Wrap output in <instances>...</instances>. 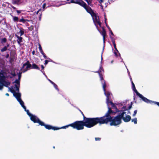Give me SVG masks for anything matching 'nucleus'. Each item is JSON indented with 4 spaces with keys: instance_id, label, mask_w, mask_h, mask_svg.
I'll use <instances>...</instances> for the list:
<instances>
[{
    "instance_id": "f03ea898",
    "label": "nucleus",
    "mask_w": 159,
    "mask_h": 159,
    "mask_svg": "<svg viewBox=\"0 0 159 159\" xmlns=\"http://www.w3.org/2000/svg\"><path fill=\"white\" fill-rule=\"evenodd\" d=\"M22 72V71L21 72L19 73L18 79L16 80L14 82L15 84V87H12L10 88V89L11 92L13 93L14 96L16 98L17 100L23 108V107L25 106L24 105V102L20 98V93L19 92L20 85V80L21 77V74Z\"/></svg>"
},
{
    "instance_id": "2f4dec72",
    "label": "nucleus",
    "mask_w": 159,
    "mask_h": 159,
    "mask_svg": "<svg viewBox=\"0 0 159 159\" xmlns=\"http://www.w3.org/2000/svg\"><path fill=\"white\" fill-rule=\"evenodd\" d=\"M137 110H135L134 111V114H133V116H135L136 115L137 113Z\"/></svg>"
},
{
    "instance_id": "5fc2aeb1",
    "label": "nucleus",
    "mask_w": 159,
    "mask_h": 159,
    "mask_svg": "<svg viewBox=\"0 0 159 159\" xmlns=\"http://www.w3.org/2000/svg\"><path fill=\"white\" fill-rule=\"evenodd\" d=\"M113 61H111V63H112V62H113Z\"/></svg>"
},
{
    "instance_id": "423d86ee",
    "label": "nucleus",
    "mask_w": 159,
    "mask_h": 159,
    "mask_svg": "<svg viewBox=\"0 0 159 159\" xmlns=\"http://www.w3.org/2000/svg\"><path fill=\"white\" fill-rule=\"evenodd\" d=\"M119 114L123 121L127 122L131 120V116L128 114H130V113L128 110H127L126 107H123L122 110L119 111Z\"/></svg>"
},
{
    "instance_id": "f257e3e1",
    "label": "nucleus",
    "mask_w": 159,
    "mask_h": 159,
    "mask_svg": "<svg viewBox=\"0 0 159 159\" xmlns=\"http://www.w3.org/2000/svg\"><path fill=\"white\" fill-rule=\"evenodd\" d=\"M109 118H107L106 116L94 118H87L84 117L83 121H76L70 124L69 125L74 129L80 130L83 129L84 126L90 128L93 127L98 123L104 124L107 123L109 120Z\"/></svg>"
},
{
    "instance_id": "72a5a7b5",
    "label": "nucleus",
    "mask_w": 159,
    "mask_h": 159,
    "mask_svg": "<svg viewBox=\"0 0 159 159\" xmlns=\"http://www.w3.org/2000/svg\"><path fill=\"white\" fill-rule=\"evenodd\" d=\"M100 72H101V70H103V69L102 68V65L100 66Z\"/></svg>"
},
{
    "instance_id": "f3484780",
    "label": "nucleus",
    "mask_w": 159,
    "mask_h": 159,
    "mask_svg": "<svg viewBox=\"0 0 159 159\" xmlns=\"http://www.w3.org/2000/svg\"><path fill=\"white\" fill-rule=\"evenodd\" d=\"M131 122H134L135 124H137V118H134L132 119H131Z\"/></svg>"
},
{
    "instance_id": "a18cd8bd",
    "label": "nucleus",
    "mask_w": 159,
    "mask_h": 159,
    "mask_svg": "<svg viewBox=\"0 0 159 159\" xmlns=\"http://www.w3.org/2000/svg\"><path fill=\"white\" fill-rule=\"evenodd\" d=\"M43 57H44L45 58V59H46V58L47 57H46V56H45V54H43Z\"/></svg>"
},
{
    "instance_id": "58836bf2",
    "label": "nucleus",
    "mask_w": 159,
    "mask_h": 159,
    "mask_svg": "<svg viewBox=\"0 0 159 159\" xmlns=\"http://www.w3.org/2000/svg\"><path fill=\"white\" fill-rule=\"evenodd\" d=\"M48 80L52 84H54V83L51 80L49 79H48Z\"/></svg>"
},
{
    "instance_id": "c85d7f7f",
    "label": "nucleus",
    "mask_w": 159,
    "mask_h": 159,
    "mask_svg": "<svg viewBox=\"0 0 159 159\" xmlns=\"http://www.w3.org/2000/svg\"><path fill=\"white\" fill-rule=\"evenodd\" d=\"M39 51H40L42 50V48H41V46L40 44H39Z\"/></svg>"
},
{
    "instance_id": "79ce46f5",
    "label": "nucleus",
    "mask_w": 159,
    "mask_h": 159,
    "mask_svg": "<svg viewBox=\"0 0 159 159\" xmlns=\"http://www.w3.org/2000/svg\"><path fill=\"white\" fill-rule=\"evenodd\" d=\"M112 42L113 45H114V44H116L115 43V41L114 40H113Z\"/></svg>"
},
{
    "instance_id": "bb28decb",
    "label": "nucleus",
    "mask_w": 159,
    "mask_h": 159,
    "mask_svg": "<svg viewBox=\"0 0 159 159\" xmlns=\"http://www.w3.org/2000/svg\"><path fill=\"white\" fill-rule=\"evenodd\" d=\"M13 20L14 21H17L18 20V18L16 16L13 17Z\"/></svg>"
},
{
    "instance_id": "4468645a",
    "label": "nucleus",
    "mask_w": 159,
    "mask_h": 159,
    "mask_svg": "<svg viewBox=\"0 0 159 159\" xmlns=\"http://www.w3.org/2000/svg\"><path fill=\"white\" fill-rule=\"evenodd\" d=\"M4 80L3 79H0V90H2L3 86Z\"/></svg>"
},
{
    "instance_id": "9d476101",
    "label": "nucleus",
    "mask_w": 159,
    "mask_h": 159,
    "mask_svg": "<svg viewBox=\"0 0 159 159\" xmlns=\"http://www.w3.org/2000/svg\"><path fill=\"white\" fill-rule=\"evenodd\" d=\"M83 3L82 6H81L83 7L86 11L89 13H90L91 16L93 15L94 13L93 12L91 8L89 7L85 3L83 2Z\"/></svg>"
},
{
    "instance_id": "c756f323",
    "label": "nucleus",
    "mask_w": 159,
    "mask_h": 159,
    "mask_svg": "<svg viewBox=\"0 0 159 159\" xmlns=\"http://www.w3.org/2000/svg\"><path fill=\"white\" fill-rule=\"evenodd\" d=\"M103 49H104V48H103ZM103 50H102V54H101V64H102V59H103V58H102V54L103 53Z\"/></svg>"
},
{
    "instance_id": "39448f33",
    "label": "nucleus",
    "mask_w": 159,
    "mask_h": 159,
    "mask_svg": "<svg viewBox=\"0 0 159 159\" xmlns=\"http://www.w3.org/2000/svg\"><path fill=\"white\" fill-rule=\"evenodd\" d=\"M96 72L98 73H99L100 80L102 84L104 94L107 97L106 101L107 105H108L109 104H110L112 107H115V105L111 102L109 100L110 98V96L111 95V94L109 92H106L105 88L106 87V85L105 84V82L103 79L102 75L100 74L98 71Z\"/></svg>"
},
{
    "instance_id": "864d4df0",
    "label": "nucleus",
    "mask_w": 159,
    "mask_h": 159,
    "mask_svg": "<svg viewBox=\"0 0 159 159\" xmlns=\"http://www.w3.org/2000/svg\"><path fill=\"white\" fill-rule=\"evenodd\" d=\"M40 10H39L38 11H37V14H38L39 12V11Z\"/></svg>"
},
{
    "instance_id": "4be33fe9",
    "label": "nucleus",
    "mask_w": 159,
    "mask_h": 159,
    "mask_svg": "<svg viewBox=\"0 0 159 159\" xmlns=\"http://www.w3.org/2000/svg\"><path fill=\"white\" fill-rule=\"evenodd\" d=\"M7 41V39L6 38H4L3 39H1V43H5Z\"/></svg>"
},
{
    "instance_id": "dca6fc26",
    "label": "nucleus",
    "mask_w": 159,
    "mask_h": 159,
    "mask_svg": "<svg viewBox=\"0 0 159 159\" xmlns=\"http://www.w3.org/2000/svg\"><path fill=\"white\" fill-rule=\"evenodd\" d=\"M31 67L33 69H37L38 70H39V68L38 66L35 64H33L31 66Z\"/></svg>"
},
{
    "instance_id": "393cba45",
    "label": "nucleus",
    "mask_w": 159,
    "mask_h": 159,
    "mask_svg": "<svg viewBox=\"0 0 159 159\" xmlns=\"http://www.w3.org/2000/svg\"><path fill=\"white\" fill-rule=\"evenodd\" d=\"M28 29L32 31L34 29V27L33 26L31 25V26L28 28Z\"/></svg>"
},
{
    "instance_id": "412c9836",
    "label": "nucleus",
    "mask_w": 159,
    "mask_h": 159,
    "mask_svg": "<svg viewBox=\"0 0 159 159\" xmlns=\"http://www.w3.org/2000/svg\"><path fill=\"white\" fill-rule=\"evenodd\" d=\"M7 49V48L5 46H4L2 49H1V51L2 52H3Z\"/></svg>"
},
{
    "instance_id": "7ed1b4c3",
    "label": "nucleus",
    "mask_w": 159,
    "mask_h": 159,
    "mask_svg": "<svg viewBox=\"0 0 159 159\" xmlns=\"http://www.w3.org/2000/svg\"><path fill=\"white\" fill-rule=\"evenodd\" d=\"M23 108L30 117V120L34 123H39V125L42 126H44L46 129H52L54 130H57L59 129L58 128L54 127L49 125L45 124L44 123L41 121L37 116L32 114L29 112V110H26L25 106L23 107Z\"/></svg>"
},
{
    "instance_id": "c9c22d12",
    "label": "nucleus",
    "mask_w": 159,
    "mask_h": 159,
    "mask_svg": "<svg viewBox=\"0 0 159 159\" xmlns=\"http://www.w3.org/2000/svg\"><path fill=\"white\" fill-rule=\"evenodd\" d=\"M48 61L47 60H45V63H44L45 65H46L48 63Z\"/></svg>"
},
{
    "instance_id": "ddd939ff",
    "label": "nucleus",
    "mask_w": 159,
    "mask_h": 159,
    "mask_svg": "<svg viewBox=\"0 0 159 159\" xmlns=\"http://www.w3.org/2000/svg\"><path fill=\"white\" fill-rule=\"evenodd\" d=\"M101 34L103 36V40L104 43H105V36H106V32L105 30L103 28L102 29V30L101 32Z\"/></svg>"
},
{
    "instance_id": "473e14b6",
    "label": "nucleus",
    "mask_w": 159,
    "mask_h": 159,
    "mask_svg": "<svg viewBox=\"0 0 159 159\" xmlns=\"http://www.w3.org/2000/svg\"><path fill=\"white\" fill-rule=\"evenodd\" d=\"M101 139V138H95V140L96 141H99Z\"/></svg>"
},
{
    "instance_id": "c03bdc74",
    "label": "nucleus",
    "mask_w": 159,
    "mask_h": 159,
    "mask_svg": "<svg viewBox=\"0 0 159 159\" xmlns=\"http://www.w3.org/2000/svg\"><path fill=\"white\" fill-rule=\"evenodd\" d=\"M41 68H42V69H44V67L43 65H41Z\"/></svg>"
},
{
    "instance_id": "4c0bfd02",
    "label": "nucleus",
    "mask_w": 159,
    "mask_h": 159,
    "mask_svg": "<svg viewBox=\"0 0 159 159\" xmlns=\"http://www.w3.org/2000/svg\"><path fill=\"white\" fill-rule=\"evenodd\" d=\"M109 31L110 32V34L112 35H114V34L113 33V32H112L111 30H109Z\"/></svg>"
},
{
    "instance_id": "6e6d98bb",
    "label": "nucleus",
    "mask_w": 159,
    "mask_h": 159,
    "mask_svg": "<svg viewBox=\"0 0 159 159\" xmlns=\"http://www.w3.org/2000/svg\"><path fill=\"white\" fill-rule=\"evenodd\" d=\"M83 116H84V115H83ZM84 117H85L84 116Z\"/></svg>"
},
{
    "instance_id": "a878e982",
    "label": "nucleus",
    "mask_w": 159,
    "mask_h": 159,
    "mask_svg": "<svg viewBox=\"0 0 159 159\" xmlns=\"http://www.w3.org/2000/svg\"><path fill=\"white\" fill-rule=\"evenodd\" d=\"M19 33L20 34V36H21L24 34V32L23 31L20 30V31Z\"/></svg>"
},
{
    "instance_id": "49530a36",
    "label": "nucleus",
    "mask_w": 159,
    "mask_h": 159,
    "mask_svg": "<svg viewBox=\"0 0 159 159\" xmlns=\"http://www.w3.org/2000/svg\"><path fill=\"white\" fill-rule=\"evenodd\" d=\"M7 96H9V94L8 93H6V94H5Z\"/></svg>"
},
{
    "instance_id": "de8ad7c7",
    "label": "nucleus",
    "mask_w": 159,
    "mask_h": 159,
    "mask_svg": "<svg viewBox=\"0 0 159 159\" xmlns=\"http://www.w3.org/2000/svg\"><path fill=\"white\" fill-rule=\"evenodd\" d=\"M131 108V106H129V109H130Z\"/></svg>"
},
{
    "instance_id": "a211bd4d",
    "label": "nucleus",
    "mask_w": 159,
    "mask_h": 159,
    "mask_svg": "<svg viewBox=\"0 0 159 159\" xmlns=\"http://www.w3.org/2000/svg\"><path fill=\"white\" fill-rule=\"evenodd\" d=\"M114 53L115 54V56L116 57H118V54L120 56V54L119 53L118 51V52H117V51H116V50H115L114 51Z\"/></svg>"
},
{
    "instance_id": "6e6552de",
    "label": "nucleus",
    "mask_w": 159,
    "mask_h": 159,
    "mask_svg": "<svg viewBox=\"0 0 159 159\" xmlns=\"http://www.w3.org/2000/svg\"><path fill=\"white\" fill-rule=\"evenodd\" d=\"M94 24L96 26L98 30L99 31L98 27V25H99L100 26L101 25V23L99 20V17L97 14L94 13L91 16Z\"/></svg>"
},
{
    "instance_id": "09e8293b",
    "label": "nucleus",
    "mask_w": 159,
    "mask_h": 159,
    "mask_svg": "<svg viewBox=\"0 0 159 159\" xmlns=\"http://www.w3.org/2000/svg\"><path fill=\"white\" fill-rule=\"evenodd\" d=\"M12 75H13V76H14L16 75V74L15 73H12Z\"/></svg>"
},
{
    "instance_id": "cd10ccee",
    "label": "nucleus",
    "mask_w": 159,
    "mask_h": 159,
    "mask_svg": "<svg viewBox=\"0 0 159 159\" xmlns=\"http://www.w3.org/2000/svg\"><path fill=\"white\" fill-rule=\"evenodd\" d=\"M106 18H105V23L106 24V26L107 27V28H108V29L109 30V31L110 30H111V28H110V27L107 25L106 22Z\"/></svg>"
},
{
    "instance_id": "37998d69",
    "label": "nucleus",
    "mask_w": 159,
    "mask_h": 159,
    "mask_svg": "<svg viewBox=\"0 0 159 159\" xmlns=\"http://www.w3.org/2000/svg\"><path fill=\"white\" fill-rule=\"evenodd\" d=\"M9 44H8V43H7V46H5L6 47V48H7L8 47H9Z\"/></svg>"
},
{
    "instance_id": "5701e85b",
    "label": "nucleus",
    "mask_w": 159,
    "mask_h": 159,
    "mask_svg": "<svg viewBox=\"0 0 159 159\" xmlns=\"http://www.w3.org/2000/svg\"><path fill=\"white\" fill-rule=\"evenodd\" d=\"M53 85L55 88L58 91L59 90V89H58L57 88V86L54 83V84H53Z\"/></svg>"
},
{
    "instance_id": "0eeeda50",
    "label": "nucleus",
    "mask_w": 159,
    "mask_h": 159,
    "mask_svg": "<svg viewBox=\"0 0 159 159\" xmlns=\"http://www.w3.org/2000/svg\"><path fill=\"white\" fill-rule=\"evenodd\" d=\"M132 89L134 91V92L136 93V95H138L140 98H141L143 101L146 103H148V102H151L152 101L144 97L143 96V95L139 93L135 89V87L134 85V83L133 82H132Z\"/></svg>"
},
{
    "instance_id": "a19ab883",
    "label": "nucleus",
    "mask_w": 159,
    "mask_h": 159,
    "mask_svg": "<svg viewBox=\"0 0 159 159\" xmlns=\"http://www.w3.org/2000/svg\"><path fill=\"white\" fill-rule=\"evenodd\" d=\"M16 12L18 14H19L21 12V11H20L18 10H17Z\"/></svg>"
},
{
    "instance_id": "7c9ffc66",
    "label": "nucleus",
    "mask_w": 159,
    "mask_h": 159,
    "mask_svg": "<svg viewBox=\"0 0 159 159\" xmlns=\"http://www.w3.org/2000/svg\"><path fill=\"white\" fill-rule=\"evenodd\" d=\"M114 45V47L115 49V50H116V51H117V52H118V50L116 47V44H114V45Z\"/></svg>"
},
{
    "instance_id": "f704fd0d",
    "label": "nucleus",
    "mask_w": 159,
    "mask_h": 159,
    "mask_svg": "<svg viewBox=\"0 0 159 159\" xmlns=\"http://www.w3.org/2000/svg\"><path fill=\"white\" fill-rule=\"evenodd\" d=\"M46 3H44L43 5V9H44L46 7Z\"/></svg>"
},
{
    "instance_id": "ea45409f",
    "label": "nucleus",
    "mask_w": 159,
    "mask_h": 159,
    "mask_svg": "<svg viewBox=\"0 0 159 159\" xmlns=\"http://www.w3.org/2000/svg\"><path fill=\"white\" fill-rule=\"evenodd\" d=\"M41 53L42 54V55H43V54H45L43 52V50L41 51H40Z\"/></svg>"
},
{
    "instance_id": "b1692460",
    "label": "nucleus",
    "mask_w": 159,
    "mask_h": 159,
    "mask_svg": "<svg viewBox=\"0 0 159 159\" xmlns=\"http://www.w3.org/2000/svg\"><path fill=\"white\" fill-rule=\"evenodd\" d=\"M67 125L63 126L61 128H58L59 129H66V128H68V126H70V125Z\"/></svg>"
},
{
    "instance_id": "2eb2a0df",
    "label": "nucleus",
    "mask_w": 159,
    "mask_h": 159,
    "mask_svg": "<svg viewBox=\"0 0 159 159\" xmlns=\"http://www.w3.org/2000/svg\"><path fill=\"white\" fill-rule=\"evenodd\" d=\"M16 36L17 37V38L18 39L17 40V42L19 44H20V43L21 42H22V38L21 37H19L18 36L16 35Z\"/></svg>"
},
{
    "instance_id": "3c124183",
    "label": "nucleus",
    "mask_w": 159,
    "mask_h": 159,
    "mask_svg": "<svg viewBox=\"0 0 159 159\" xmlns=\"http://www.w3.org/2000/svg\"><path fill=\"white\" fill-rule=\"evenodd\" d=\"M34 52H34V51H33V52H32V53H33V54H34Z\"/></svg>"
},
{
    "instance_id": "aec40b11",
    "label": "nucleus",
    "mask_w": 159,
    "mask_h": 159,
    "mask_svg": "<svg viewBox=\"0 0 159 159\" xmlns=\"http://www.w3.org/2000/svg\"><path fill=\"white\" fill-rule=\"evenodd\" d=\"M151 101H152L151 102H148V103H150L151 104L152 103H154L156 104L157 105L159 106V102L152 101L151 100Z\"/></svg>"
},
{
    "instance_id": "603ef678",
    "label": "nucleus",
    "mask_w": 159,
    "mask_h": 159,
    "mask_svg": "<svg viewBox=\"0 0 159 159\" xmlns=\"http://www.w3.org/2000/svg\"><path fill=\"white\" fill-rule=\"evenodd\" d=\"M42 72L43 73V74L44 75H45V73H44V71H42Z\"/></svg>"
},
{
    "instance_id": "e433bc0d",
    "label": "nucleus",
    "mask_w": 159,
    "mask_h": 159,
    "mask_svg": "<svg viewBox=\"0 0 159 159\" xmlns=\"http://www.w3.org/2000/svg\"><path fill=\"white\" fill-rule=\"evenodd\" d=\"M114 2L113 0H108V2L110 4L112 2Z\"/></svg>"
},
{
    "instance_id": "1a4fd4ad",
    "label": "nucleus",
    "mask_w": 159,
    "mask_h": 159,
    "mask_svg": "<svg viewBox=\"0 0 159 159\" xmlns=\"http://www.w3.org/2000/svg\"><path fill=\"white\" fill-rule=\"evenodd\" d=\"M31 66V65L29 63V62L28 61L24 64L22 67L21 69V70L22 72H25L27 71Z\"/></svg>"
},
{
    "instance_id": "f8f14e48",
    "label": "nucleus",
    "mask_w": 159,
    "mask_h": 159,
    "mask_svg": "<svg viewBox=\"0 0 159 159\" xmlns=\"http://www.w3.org/2000/svg\"><path fill=\"white\" fill-rule=\"evenodd\" d=\"M70 3L77 4L80 6H82L83 5V4L84 3H83V1H74L73 0H71L70 2Z\"/></svg>"
},
{
    "instance_id": "8fccbe9b",
    "label": "nucleus",
    "mask_w": 159,
    "mask_h": 159,
    "mask_svg": "<svg viewBox=\"0 0 159 159\" xmlns=\"http://www.w3.org/2000/svg\"><path fill=\"white\" fill-rule=\"evenodd\" d=\"M25 20H26V21H31L30 20H27V19H25Z\"/></svg>"
},
{
    "instance_id": "9b49d317",
    "label": "nucleus",
    "mask_w": 159,
    "mask_h": 159,
    "mask_svg": "<svg viewBox=\"0 0 159 159\" xmlns=\"http://www.w3.org/2000/svg\"><path fill=\"white\" fill-rule=\"evenodd\" d=\"M99 2V5L101 7V9L103 10V8L104 7H106L108 5V3L105 0H97Z\"/></svg>"
},
{
    "instance_id": "20e7f679",
    "label": "nucleus",
    "mask_w": 159,
    "mask_h": 159,
    "mask_svg": "<svg viewBox=\"0 0 159 159\" xmlns=\"http://www.w3.org/2000/svg\"><path fill=\"white\" fill-rule=\"evenodd\" d=\"M108 110L106 114L105 115L102 117L106 116L107 118H109V120L107 123L105 124H107L108 122L110 121V125L111 126H117L120 125L121 123V118L119 114L116 116L113 119L112 117L110 115L112 112L111 108L108 107Z\"/></svg>"
},
{
    "instance_id": "6ab92c4d",
    "label": "nucleus",
    "mask_w": 159,
    "mask_h": 159,
    "mask_svg": "<svg viewBox=\"0 0 159 159\" xmlns=\"http://www.w3.org/2000/svg\"><path fill=\"white\" fill-rule=\"evenodd\" d=\"M26 20H25V19L22 18L20 20V22H22L23 23H25L26 22Z\"/></svg>"
}]
</instances>
